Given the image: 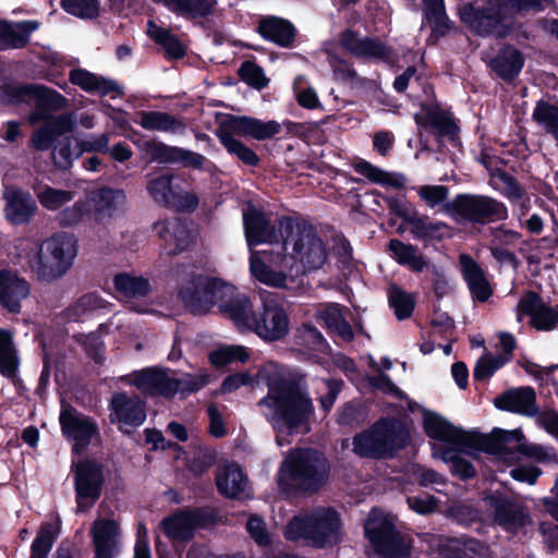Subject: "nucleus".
<instances>
[{
  "label": "nucleus",
  "instance_id": "1",
  "mask_svg": "<svg viewBox=\"0 0 558 558\" xmlns=\"http://www.w3.org/2000/svg\"><path fill=\"white\" fill-rule=\"evenodd\" d=\"M256 379L268 387L258 405L276 432L278 446L289 445L294 434L307 432L315 410L302 379L275 362L265 363Z\"/></svg>",
  "mask_w": 558,
  "mask_h": 558
},
{
  "label": "nucleus",
  "instance_id": "2",
  "mask_svg": "<svg viewBox=\"0 0 558 558\" xmlns=\"http://www.w3.org/2000/svg\"><path fill=\"white\" fill-rule=\"evenodd\" d=\"M179 295L193 313L205 314L217 306L234 324V315L248 308V298L233 286L202 275H191L181 286Z\"/></svg>",
  "mask_w": 558,
  "mask_h": 558
},
{
  "label": "nucleus",
  "instance_id": "3",
  "mask_svg": "<svg viewBox=\"0 0 558 558\" xmlns=\"http://www.w3.org/2000/svg\"><path fill=\"white\" fill-rule=\"evenodd\" d=\"M542 0H493L465 3L460 9V19L473 32L505 35L514 29L513 17L517 13L535 8Z\"/></svg>",
  "mask_w": 558,
  "mask_h": 558
},
{
  "label": "nucleus",
  "instance_id": "4",
  "mask_svg": "<svg viewBox=\"0 0 558 558\" xmlns=\"http://www.w3.org/2000/svg\"><path fill=\"white\" fill-rule=\"evenodd\" d=\"M280 247L299 266L300 278L305 271L320 268L327 259L324 241L311 226L293 222L289 218L279 219Z\"/></svg>",
  "mask_w": 558,
  "mask_h": 558
},
{
  "label": "nucleus",
  "instance_id": "5",
  "mask_svg": "<svg viewBox=\"0 0 558 558\" xmlns=\"http://www.w3.org/2000/svg\"><path fill=\"white\" fill-rule=\"evenodd\" d=\"M328 473V463L320 453L294 450L279 470L278 485L284 493L316 490L327 481Z\"/></svg>",
  "mask_w": 558,
  "mask_h": 558
},
{
  "label": "nucleus",
  "instance_id": "6",
  "mask_svg": "<svg viewBox=\"0 0 558 558\" xmlns=\"http://www.w3.org/2000/svg\"><path fill=\"white\" fill-rule=\"evenodd\" d=\"M76 253L74 238L66 233H59L38 245L29 257L28 265L38 280L53 282L72 267Z\"/></svg>",
  "mask_w": 558,
  "mask_h": 558
},
{
  "label": "nucleus",
  "instance_id": "7",
  "mask_svg": "<svg viewBox=\"0 0 558 558\" xmlns=\"http://www.w3.org/2000/svg\"><path fill=\"white\" fill-rule=\"evenodd\" d=\"M284 535L291 541L306 539L317 547L336 544L341 538L339 514L328 507L313 509L294 517L286 526Z\"/></svg>",
  "mask_w": 558,
  "mask_h": 558
},
{
  "label": "nucleus",
  "instance_id": "8",
  "mask_svg": "<svg viewBox=\"0 0 558 558\" xmlns=\"http://www.w3.org/2000/svg\"><path fill=\"white\" fill-rule=\"evenodd\" d=\"M125 380L144 393L171 397L177 392L185 395L198 391L208 384L209 374L199 371L195 375L186 374L178 379L169 369L150 367L131 374Z\"/></svg>",
  "mask_w": 558,
  "mask_h": 558
},
{
  "label": "nucleus",
  "instance_id": "9",
  "mask_svg": "<svg viewBox=\"0 0 558 558\" xmlns=\"http://www.w3.org/2000/svg\"><path fill=\"white\" fill-rule=\"evenodd\" d=\"M234 318L239 329L252 330L268 341L284 338L290 329V319L282 302L270 293L263 298L258 317L253 313V305L248 300L247 311L235 314Z\"/></svg>",
  "mask_w": 558,
  "mask_h": 558
},
{
  "label": "nucleus",
  "instance_id": "10",
  "mask_svg": "<svg viewBox=\"0 0 558 558\" xmlns=\"http://www.w3.org/2000/svg\"><path fill=\"white\" fill-rule=\"evenodd\" d=\"M250 271L260 283L279 289H289L300 279L299 266L280 245L269 251H251Z\"/></svg>",
  "mask_w": 558,
  "mask_h": 558
},
{
  "label": "nucleus",
  "instance_id": "11",
  "mask_svg": "<svg viewBox=\"0 0 558 558\" xmlns=\"http://www.w3.org/2000/svg\"><path fill=\"white\" fill-rule=\"evenodd\" d=\"M125 202V195L120 190L100 187L89 192L84 201L76 202L60 215L63 225H73L82 219L92 223H104L118 211Z\"/></svg>",
  "mask_w": 558,
  "mask_h": 558
},
{
  "label": "nucleus",
  "instance_id": "12",
  "mask_svg": "<svg viewBox=\"0 0 558 558\" xmlns=\"http://www.w3.org/2000/svg\"><path fill=\"white\" fill-rule=\"evenodd\" d=\"M408 439L404 427L395 421H381L356 435L353 451L360 457L384 458L403 447Z\"/></svg>",
  "mask_w": 558,
  "mask_h": 558
},
{
  "label": "nucleus",
  "instance_id": "13",
  "mask_svg": "<svg viewBox=\"0 0 558 558\" xmlns=\"http://www.w3.org/2000/svg\"><path fill=\"white\" fill-rule=\"evenodd\" d=\"M481 446L485 451L500 456L508 462L514 461L517 453L537 460H556V454L551 449L524 442V436L520 430L495 429L490 436L483 438Z\"/></svg>",
  "mask_w": 558,
  "mask_h": 558
},
{
  "label": "nucleus",
  "instance_id": "14",
  "mask_svg": "<svg viewBox=\"0 0 558 558\" xmlns=\"http://www.w3.org/2000/svg\"><path fill=\"white\" fill-rule=\"evenodd\" d=\"M442 210L456 220L464 219L477 223H487L506 219V206L488 196L460 195L442 206Z\"/></svg>",
  "mask_w": 558,
  "mask_h": 558
},
{
  "label": "nucleus",
  "instance_id": "15",
  "mask_svg": "<svg viewBox=\"0 0 558 558\" xmlns=\"http://www.w3.org/2000/svg\"><path fill=\"white\" fill-rule=\"evenodd\" d=\"M365 535L376 551L388 558H404L409 553L405 541L395 532L392 517L374 509L365 522Z\"/></svg>",
  "mask_w": 558,
  "mask_h": 558
},
{
  "label": "nucleus",
  "instance_id": "16",
  "mask_svg": "<svg viewBox=\"0 0 558 558\" xmlns=\"http://www.w3.org/2000/svg\"><path fill=\"white\" fill-rule=\"evenodd\" d=\"M3 101L7 102H21L34 100L37 106V111L29 116L31 123H37L46 119V114L41 109L61 110L68 107V99L58 92L40 85L29 86H7L1 95Z\"/></svg>",
  "mask_w": 558,
  "mask_h": 558
},
{
  "label": "nucleus",
  "instance_id": "17",
  "mask_svg": "<svg viewBox=\"0 0 558 558\" xmlns=\"http://www.w3.org/2000/svg\"><path fill=\"white\" fill-rule=\"evenodd\" d=\"M77 512L88 511L100 496L101 468L94 462H73Z\"/></svg>",
  "mask_w": 558,
  "mask_h": 558
},
{
  "label": "nucleus",
  "instance_id": "18",
  "mask_svg": "<svg viewBox=\"0 0 558 558\" xmlns=\"http://www.w3.org/2000/svg\"><path fill=\"white\" fill-rule=\"evenodd\" d=\"M216 135L223 147L245 165H257V155L238 140L239 136L247 137V117L227 118L216 130Z\"/></svg>",
  "mask_w": 558,
  "mask_h": 558
},
{
  "label": "nucleus",
  "instance_id": "19",
  "mask_svg": "<svg viewBox=\"0 0 558 558\" xmlns=\"http://www.w3.org/2000/svg\"><path fill=\"white\" fill-rule=\"evenodd\" d=\"M524 316H530L531 325L537 330L549 331L558 326V307L544 303L535 292H526L518 302V322Z\"/></svg>",
  "mask_w": 558,
  "mask_h": 558
},
{
  "label": "nucleus",
  "instance_id": "20",
  "mask_svg": "<svg viewBox=\"0 0 558 558\" xmlns=\"http://www.w3.org/2000/svg\"><path fill=\"white\" fill-rule=\"evenodd\" d=\"M146 411L143 401L137 396L117 392L110 403V420L118 424L119 429L130 433L131 428L144 423Z\"/></svg>",
  "mask_w": 558,
  "mask_h": 558
},
{
  "label": "nucleus",
  "instance_id": "21",
  "mask_svg": "<svg viewBox=\"0 0 558 558\" xmlns=\"http://www.w3.org/2000/svg\"><path fill=\"white\" fill-rule=\"evenodd\" d=\"M243 223L246 242L252 246L259 243L275 244L282 243L281 234H279V220L271 225L268 217L257 208L248 206L243 211Z\"/></svg>",
  "mask_w": 558,
  "mask_h": 558
},
{
  "label": "nucleus",
  "instance_id": "22",
  "mask_svg": "<svg viewBox=\"0 0 558 558\" xmlns=\"http://www.w3.org/2000/svg\"><path fill=\"white\" fill-rule=\"evenodd\" d=\"M60 424L64 436L73 441V451L81 452L97 432L96 425L71 407H63Z\"/></svg>",
  "mask_w": 558,
  "mask_h": 558
},
{
  "label": "nucleus",
  "instance_id": "23",
  "mask_svg": "<svg viewBox=\"0 0 558 558\" xmlns=\"http://www.w3.org/2000/svg\"><path fill=\"white\" fill-rule=\"evenodd\" d=\"M95 558H114L119 551L120 527L112 519L99 518L90 527Z\"/></svg>",
  "mask_w": 558,
  "mask_h": 558
},
{
  "label": "nucleus",
  "instance_id": "24",
  "mask_svg": "<svg viewBox=\"0 0 558 558\" xmlns=\"http://www.w3.org/2000/svg\"><path fill=\"white\" fill-rule=\"evenodd\" d=\"M424 430L428 437L452 445L460 449L472 444V437L470 434L459 429L435 413L424 414Z\"/></svg>",
  "mask_w": 558,
  "mask_h": 558
},
{
  "label": "nucleus",
  "instance_id": "25",
  "mask_svg": "<svg viewBox=\"0 0 558 558\" xmlns=\"http://www.w3.org/2000/svg\"><path fill=\"white\" fill-rule=\"evenodd\" d=\"M29 294V286L12 270L0 271V303L11 313H19L21 302Z\"/></svg>",
  "mask_w": 558,
  "mask_h": 558
},
{
  "label": "nucleus",
  "instance_id": "26",
  "mask_svg": "<svg viewBox=\"0 0 558 558\" xmlns=\"http://www.w3.org/2000/svg\"><path fill=\"white\" fill-rule=\"evenodd\" d=\"M154 229L169 254H177L183 251L192 241L187 226L179 219L158 221L155 223Z\"/></svg>",
  "mask_w": 558,
  "mask_h": 558
},
{
  "label": "nucleus",
  "instance_id": "27",
  "mask_svg": "<svg viewBox=\"0 0 558 558\" xmlns=\"http://www.w3.org/2000/svg\"><path fill=\"white\" fill-rule=\"evenodd\" d=\"M524 64L522 53L512 46L499 47L497 52L488 57V65L492 71L504 81L515 78Z\"/></svg>",
  "mask_w": 558,
  "mask_h": 558
},
{
  "label": "nucleus",
  "instance_id": "28",
  "mask_svg": "<svg viewBox=\"0 0 558 558\" xmlns=\"http://www.w3.org/2000/svg\"><path fill=\"white\" fill-rule=\"evenodd\" d=\"M216 485L219 493L229 498L241 497L248 488L246 475L235 463L218 466L216 471Z\"/></svg>",
  "mask_w": 558,
  "mask_h": 558
},
{
  "label": "nucleus",
  "instance_id": "29",
  "mask_svg": "<svg viewBox=\"0 0 558 558\" xmlns=\"http://www.w3.org/2000/svg\"><path fill=\"white\" fill-rule=\"evenodd\" d=\"M487 502L494 511L495 521L507 531H514L529 521V517L519 506L505 498L490 496Z\"/></svg>",
  "mask_w": 558,
  "mask_h": 558
},
{
  "label": "nucleus",
  "instance_id": "30",
  "mask_svg": "<svg viewBox=\"0 0 558 558\" xmlns=\"http://www.w3.org/2000/svg\"><path fill=\"white\" fill-rule=\"evenodd\" d=\"M487 502L494 511L495 521L507 531H514L529 521V517L519 506L505 498L490 496Z\"/></svg>",
  "mask_w": 558,
  "mask_h": 558
},
{
  "label": "nucleus",
  "instance_id": "31",
  "mask_svg": "<svg viewBox=\"0 0 558 558\" xmlns=\"http://www.w3.org/2000/svg\"><path fill=\"white\" fill-rule=\"evenodd\" d=\"M5 216L12 223H24L36 211V204L32 196L16 189H7L4 193Z\"/></svg>",
  "mask_w": 558,
  "mask_h": 558
},
{
  "label": "nucleus",
  "instance_id": "32",
  "mask_svg": "<svg viewBox=\"0 0 558 558\" xmlns=\"http://www.w3.org/2000/svg\"><path fill=\"white\" fill-rule=\"evenodd\" d=\"M70 81L87 93H96L101 96L110 95L112 98L121 95L120 87L110 80L98 76L84 69H74L70 72Z\"/></svg>",
  "mask_w": 558,
  "mask_h": 558
},
{
  "label": "nucleus",
  "instance_id": "33",
  "mask_svg": "<svg viewBox=\"0 0 558 558\" xmlns=\"http://www.w3.org/2000/svg\"><path fill=\"white\" fill-rule=\"evenodd\" d=\"M463 277L474 299L485 302L492 295V289L480 266L468 255L460 256Z\"/></svg>",
  "mask_w": 558,
  "mask_h": 558
},
{
  "label": "nucleus",
  "instance_id": "34",
  "mask_svg": "<svg viewBox=\"0 0 558 558\" xmlns=\"http://www.w3.org/2000/svg\"><path fill=\"white\" fill-rule=\"evenodd\" d=\"M495 405L501 410L532 415L536 412L535 392L532 388L511 390L497 398Z\"/></svg>",
  "mask_w": 558,
  "mask_h": 558
},
{
  "label": "nucleus",
  "instance_id": "35",
  "mask_svg": "<svg viewBox=\"0 0 558 558\" xmlns=\"http://www.w3.org/2000/svg\"><path fill=\"white\" fill-rule=\"evenodd\" d=\"M316 317L323 322L330 332L337 335L343 341L353 339V331L350 324L343 316V308L339 304H326L322 306Z\"/></svg>",
  "mask_w": 558,
  "mask_h": 558
},
{
  "label": "nucleus",
  "instance_id": "36",
  "mask_svg": "<svg viewBox=\"0 0 558 558\" xmlns=\"http://www.w3.org/2000/svg\"><path fill=\"white\" fill-rule=\"evenodd\" d=\"M415 121L420 126L430 129L438 135H453L456 132L451 114L437 107H424L415 116Z\"/></svg>",
  "mask_w": 558,
  "mask_h": 558
},
{
  "label": "nucleus",
  "instance_id": "37",
  "mask_svg": "<svg viewBox=\"0 0 558 558\" xmlns=\"http://www.w3.org/2000/svg\"><path fill=\"white\" fill-rule=\"evenodd\" d=\"M425 4V17L421 27L422 32L429 35H445L451 31V24L445 13L444 0H423Z\"/></svg>",
  "mask_w": 558,
  "mask_h": 558
},
{
  "label": "nucleus",
  "instance_id": "38",
  "mask_svg": "<svg viewBox=\"0 0 558 558\" xmlns=\"http://www.w3.org/2000/svg\"><path fill=\"white\" fill-rule=\"evenodd\" d=\"M388 247L397 263L409 267L412 271L421 272L427 266L424 255L412 244L393 239L390 240Z\"/></svg>",
  "mask_w": 558,
  "mask_h": 558
},
{
  "label": "nucleus",
  "instance_id": "39",
  "mask_svg": "<svg viewBox=\"0 0 558 558\" xmlns=\"http://www.w3.org/2000/svg\"><path fill=\"white\" fill-rule=\"evenodd\" d=\"M492 184L513 204L519 205L524 213L530 208V197L515 180L502 171L492 174Z\"/></svg>",
  "mask_w": 558,
  "mask_h": 558
},
{
  "label": "nucleus",
  "instance_id": "40",
  "mask_svg": "<svg viewBox=\"0 0 558 558\" xmlns=\"http://www.w3.org/2000/svg\"><path fill=\"white\" fill-rule=\"evenodd\" d=\"M137 122L146 130L169 133H182L185 125L173 116L160 111H142Z\"/></svg>",
  "mask_w": 558,
  "mask_h": 558
},
{
  "label": "nucleus",
  "instance_id": "41",
  "mask_svg": "<svg viewBox=\"0 0 558 558\" xmlns=\"http://www.w3.org/2000/svg\"><path fill=\"white\" fill-rule=\"evenodd\" d=\"M169 10L191 19L204 17L211 14L216 8V0H156Z\"/></svg>",
  "mask_w": 558,
  "mask_h": 558
},
{
  "label": "nucleus",
  "instance_id": "42",
  "mask_svg": "<svg viewBox=\"0 0 558 558\" xmlns=\"http://www.w3.org/2000/svg\"><path fill=\"white\" fill-rule=\"evenodd\" d=\"M196 525V518L190 512H181L162 520L165 534L173 541H185L192 537Z\"/></svg>",
  "mask_w": 558,
  "mask_h": 558
},
{
  "label": "nucleus",
  "instance_id": "43",
  "mask_svg": "<svg viewBox=\"0 0 558 558\" xmlns=\"http://www.w3.org/2000/svg\"><path fill=\"white\" fill-rule=\"evenodd\" d=\"M20 360L13 343L12 333L0 329V373L14 380L17 374Z\"/></svg>",
  "mask_w": 558,
  "mask_h": 558
},
{
  "label": "nucleus",
  "instance_id": "44",
  "mask_svg": "<svg viewBox=\"0 0 558 558\" xmlns=\"http://www.w3.org/2000/svg\"><path fill=\"white\" fill-rule=\"evenodd\" d=\"M60 529L61 520L58 515L53 520L44 523L32 544L29 558H47Z\"/></svg>",
  "mask_w": 558,
  "mask_h": 558
},
{
  "label": "nucleus",
  "instance_id": "45",
  "mask_svg": "<svg viewBox=\"0 0 558 558\" xmlns=\"http://www.w3.org/2000/svg\"><path fill=\"white\" fill-rule=\"evenodd\" d=\"M251 356L248 348L240 344L220 345L209 353V362L216 367L232 363H245Z\"/></svg>",
  "mask_w": 558,
  "mask_h": 558
},
{
  "label": "nucleus",
  "instance_id": "46",
  "mask_svg": "<svg viewBox=\"0 0 558 558\" xmlns=\"http://www.w3.org/2000/svg\"><path fill=\"white\" fill-rule=\"evenodd\" d=\"M354 169L357 173L377 184L396 189H401L404 185V178L402 175L384 171L365 160L357 161L354 165Z\"/></svg>",
  "mask_w": 558,
  "mask_h": 558
},
{
  "label": "nucleus",
  "instance_id": "47",
  "mask_svg": "<svg viewBox=\"0 0 558 558\" xmlns=\"http://www.w3.org/2000/svg\"><path fill=\"white\" fill-rule=\"evenodd\" d=\"M411 232L417 239L440 240L450 235V228L441 221H432L427 217H413Z\"/></svg>",
  "mask_w": 558,
  "mask_h": 558
},
{
  "label": "nucleus",
  "instance_id": "48",
  "mask_svg": "<svg viewBox=\"0 0 558 558\" xmlns=\"http://www.w3.org/2000/svg\"><path fill=\"white\" fill-rule=\"evenodd\" d=\"M114 287L119 293L128 298L144 296L150 290L149 281L146 278L128 272L114 277Z\"/></svg>",
  "mask_w": 558,
  "mask_h": 558
},
{
  "label": "nucleus",
  "instance_id": "49",
  "mask_svg": "<svg viewBox=\"0 0 558 558\" xmlns=\"http://www.w3.org/2000/svg\"><path fill=\"white\" fill-rule=\"evenodd\" d=\"M433 456L435 458L441 459L445 462H451L452 472L463 480L473 477L475 474V470L472 464L460 458L456 449L445 448L441 445H434Z\"/></svg>",
  "mask_w": 558,
  "mask_h": 558
},
{
  "label": "nucleus",
  "instance_id": "50",
  "mask_svg": "<svg viewBox=\"0 0 558 558\" xmlns=\"http://www.w3.org/2000/svg\"><path fill=\"white\" fill-rule=\"evenodd\" d=\"M149 154L153 159L159 162H173L189 159L193 163H201L204 159L201 155L192 154L177 147H170L161 143L150 144Z\"/></svg>",
  "mask_w": 558,
  "mask_h": 558
},
{
  "label": "nucleus",
  "instance_id": "51",
  "mask_svg": "<svg viewBox=\"0 0 558 558\" xmlns=\"http://www.w3.org/2000/svg\"><path fill=\"white\" fill-rule=\"evenodd\" d=\"M343 45L357 56L387 59L390 54L384 45L369 37L363 40H360V37H345Z\"/></svg>",
  "mask_w": 558,
  "mask_h": 558
},
{
  "label": "nucleus",
  "instance_id": "52",
  "mask_svg": "<svg viewBox=\"0 0 558 558\" xmlns=\"http://www.w3.org/2000/svg\"><path fill=\"white\" fill-rule=\"evenodd\" d=\"M534 121L558 138V105L538 101L533 111Z\"/></svg>",
  "mask_w": 558,
  "mask_h": 558
},
{
  "label": "nucleus",
  "instance_id": "53",
  "mask_svg": "<svg viewBox=\"0 0 558 558\" xmlns=\"http://www.w3.org/2000/svg\"><path fill=\"white\" fill-rule=\"evenodd\" d=\"M101 306V300L95 294H85L65 310L70 320H81Z\"/></svg>",
  "mask_w": 558,
  "mask_h": 558
},
{
  "label": "nucleus",
  "instance_id": "54",
  "mask_svg": "<svg viewBox=\"0 0 558 558\" xmlns=\"http://www.w3.org/2000/svg\"><path fill=\"white\" fill-rule=\"evenodd\" d=\"M73 193L64 190H57L44 186L37 192V197L43 207L49 210H57L73 199Z\"/></svg>",
  "mask_w": 558,
  "mask_h": 558
},
{
  "label": "nucleus",
  "instance_id": "55",
  "mask_svg": "<svg viewBox=\"0 0 558 558\" xmlns=\"http://www.w3.org/2000/svg\"><path fill=\"white\" fill-rule=\"evenodd\" d=\"M259 35H294L296 29L288 20L277 16H264L258 22Z\"/></svg>",
  "mask_w": 558,
  "mask_h": 558
},
{
  "label": "nucleus",
  "instance_id": "56",
  "mask_svg": "<svg viewBox=\"0 0 558 558\" xmlns=\"http://www.w3.org/2000/svg\"><path fill=\"white\" fill-rule=\"evenodd\" d=\"M148 191L157 203L169 206L175 191V183H172V177H159L149 182Z\"/></svg>",
  "mask_w": 558,
  "mask_h": 558
},
{
  "label": "nucleus",
  "instance_id": "57",
  "mask_svg": "<svg viewBox=\"0 0 558 558\" xmlns=\"http://www.w3.org/2000/svg\"><path fill=\"white\" fill-rule=\"evenodd\" d=\"M389 302L399 319L409 317L414 308L413 296L397 287L390 288Z\"/></svg>",
  "mask_w": 558,
  "mask_h": 558
},
{
  "label": "nucleus",
  "instance_id": "58",
  "mask_svg": "<svg viewBox=\"0 0 558 558\" xmlns=\"http://www.w3.org/2000/svg\"><path fill=\"white\" fill-rule=\"evenodd\" d=\"M280 124L276 121H262L247 117V137L265 141L280 132Z\"/></svg>",
  "mask_w": 558,
  "mask_h": 558
},
{
  "label": "nucleus",
  "instance_id": "59",
  "mask_svg": "<svg viewBox=\"0 0 558 558\" xmlns=\"http://www.w3.org/2000/svg\"><path fill=\"white\" fill-rule=\"evenodd\" d=\"M507 362V356H497L492 353H487L477 361L474 368V378L477 380L486 379Z\"/></svg>",
  "mask_w": 558,
  "mask_h": 558
},
{
  "label": "nucleus",
  "instance_id": "60",
  "mask_svg": "<svg viewBox=\"0 0 558 558\" xmlns=\"http://www.w3.org/2000/svg\"><path fill=\"white\" fill-rule=\"evenodd\" d=\"M293 90L298 102L305 108L313 109L318 105L316 92L307 85L304 76H298L293 83Z\"/></svg>",
  "mask_w": 558,
  "mask_h": 558
},
{
  "label": "nucleus",
  "instance_id": "61",
  "mask_svg": "<svg viewBox=\"0 0 558 558\" xmlns=\"http://www.w3.org/2000/svg\"><path fill=\"white\" fill-rule=\"evenodd\" d=\"M64 10L80 17H94L98 13L97 0H62Z\"/></svg>",
  "mask_w": 558,
  "mask_h": 558
},
{
  "label": "nucleus",
  "instance_id": "62",
  "mask_svg": "<svg viewBox=\"0 0 558 558\" xmlns=\"http://www.w3.org/2000/svg\"><path fill=\"white\" fill-rule=\"evenodd\" d=\"M239 74L245 83L257 89L264 88L268 82L263 70L253 62H244L239 70Z\"/></svg>",
  "mask_w": 558,
  "mask_h": 558
},
{
  "label": "nucleus",
  "instance_id": "63",
  "mask_svg": "<svg viewBox=\"0 0 558 558\" xmlns=\"http://www.w3.org/2000/svg\"><path fill=\"white\" fill-rule=\"evenodd\" d=\"M39 29V23L34 20L9 22L0 20V35H28Z\"/></svg>",
  "mask_w": 558,
  "mask_h": 558
},
{
  "label": "nucleus",
  "instance_id": "64",
  "mask_svg": "<svg viewBox=\"0 0 558 558\" xmlns=\"http://www.w3.org/2000/svg\"><path fill=\"white\" fill-rule=\"evenodd\" d=\"M182 183V181L175 182V191L169 206L181 210H192L197 206L198 198L194 193L184 190Z\"/></svg>",
  "mask_w": 558,
  "mask_h": 558
}]
</instances>
